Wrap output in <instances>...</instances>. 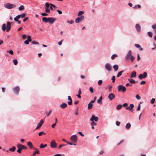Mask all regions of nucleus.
I'll return each mask as SVG.
<instances>
[{"label":"nucleus","mask_w":156,"mask_h":156,"mask_svg":"<svg viewBox=\"0 0 156 156\" xmlns=\"http://www.w3.org/2000/svg\"><path fill=\"white\" fill-rule=\"evenodd\" d=\"M126 90V88L122 85H119L118 86V91L125 92Z\"/></svg>","instance_id":"nucleus-1"},{"label":"nucleus","mask_w":156,"mask_h":156,"mask_svg":"<svg viewBox=\"0 0 156 156\" xmlns=\"http://www.w3.org/2000/svg\"><path fill=\"white\" fill-rule=\"evenodd\" d=\"M84 18L83 16L82 15L78 17L75 20V22L76 23H79L81 21L83 20Z\"/></svg>","instance_id":"nucleus-2"},{"label":"nucleus","mask_w":156,"mask_h":156,"mask_svg":"<svg viewBox=\"0 0 156 156\" xmlns=\"http://www.w3.org/2000/svg\"><path fill=\"white\" fill-rule=\"evenodd\" d=\"M71 141L74 143H76L77 141V137L76 135L72 136L70 137Z\"/></svg>","instance_id":"nucleus-3"},{"label":"nucleus","mask_w":156,"mask_h":156,"mask_svg":"<svg viewBox=\"0 0 156 156\" xmlns=\"http://www.w3.org/2000/svg\"><path fill=\"white\" fill-rule=\"evenodd\" d=\"M50 147L52 148H55L56 147L57 144L56 143L55 140H52L50 143Z\"/></svg>","instance_id":"nucleus-4"},{"label":"nucleus","mask_w":156,"mask_h":156,"mask_svg":"<svg viewBox=\"0 0 156 156\" xmlns=\"http://www.w3.org/2000/svg\"><path fill=\"white\" fill-rule=\"evenodd\" d=\"M90 120L91 121H94L97 122L98 120V117L95 116L94 115H93L90 118Z\"/></svg>","instance_id":"nucleus-5"},{"label":"nucleus","mask_w":156,"mask_h":156,"mask_svg":"<svg viewBox=\"0 0 156 156\" xmlns=\"http://www.w3.org/2000/svg\"><path fill=\"white\" fill-rule=\"evenodd\" d=\"M56 19L55 18L49 17L48 18V22L51 24H53L54 23Z\"/></svg>","instance_id":"nucleus-6"},{"label":"nucleus","mask_w":156,"mask_h":156,"mask_svg":"<svg viewBox=\"0 0 156 156\" xmlns=\"http://www.w3.org/2000/svg\"><path fill=\"white\" fill-rule=\"evenodd\" d=\"M132 54V51L131 50H129L128 53H127V54L126 55V56L125 57V58L126 60H129L130 58L131 57V56H132L131 55Z\"/></svg>","instance_id":"nucleus-7"},{"label":"nucleus","mask_w":156,"mask_h":156,"mask_svg":"<svg viewBox=\"0 0 156 156\" xmlns=\"http://www.w3.org/2000/svg\"><path fill=\"white\" fill-rule=\"evenodd\" d=\"M4 7L6 8L11 9L13 7V5L10 3H7L4 5Z\"/></svg>","instance_id":"nucleus-8"},{"label":"nucleus","mask_w":156,"mask_h":156,"mask_svg":"<svg viewBox=\"0 0 156 156\" xmlns=\"http://www.w3.org/2000/svg\"><path fill=\"white\" fill-rule=\"evenodd\" d=\"M44 123V121L42 119H41L40 122L38 124L36 128V129H37L40 128Z\"/></svg>","instance_id":"nucleus-9"},{"label":"nucleus","mask_w":156,"mask_h":156,"mask_svg":"<svg viewBox=\"0 0 156 156\" xmlns=\"http://www.w3.org/2000/svg\"><path fill=\"white\" fill-rule=\"evenodd\" d=\"M134 106L133 104H130L129 105V106H127L126 108V110H129L131 112H132L133 110L132 109L134 107Z\"/></svg>","instance_id":"nucleus-10"},{"label":"nucleus","mask_w":156,"mask_h":156,"mask_svg":"<svg viewBox=\"0 0 156 156\" xmlns=\"http://www.w3.org/2000/svg\"><path fill=\"white\" fill-rule=\"evenodd\" d=\"M31 36L28 35L27 36V39L24 42V43L26 44H29V42L31 41L32 40L31 38Z\"/></svg>","instance_id":"nucleus-11"},{"label":"nucleus","mask_w":156,"mask_h":156,"mask_svg":"<svg viewBox=\"0 0 156 156\" xmlns=\"http://www.w3.org/2000/svg\"><path fill=\"white\" fill-rule=\"evenodd\" d=\"M115 97V96L114 94L111 93L108 96V98L110 101L112 100Z\"/></svg>","instance_id":"nucleus-12"},{"label":"nucleus","mask_w":156,"mask_h":156,"mask_svg":"<svg viewBox=\"0 0 156 156\" xmlns=\"http://www.w3.org/2000/svg\"><path fill=\"white\" fill-rule=\"evenodd\" d=\"M6 31L8 32L11 29V23L10 22H8L6 26Z\"/></svg>","instance_id":"nucleus-13"},{"label":"nucleus","mask_w":156,"mask_h":156,"mask_svg":"<svg viewBox=\"0 0 156 156\" xmlns=\"http://www.w3.org/2000/svg\"><path fill=\"white\" fill-rule=\"evenodd\" d=\"M105 69L108 71H110L111 70L110 65L108 63H107L105 65Z\"/></svg>","instance_id":"nucleus-14"},{"label":"nucleus","mask_w":156,"mask_h":156,"mask_svg":"<svg viewBox=\"0 0 156 156\" xmlns=\"http://www.w3.org/2000/svg\"><path fill=\"white\" fill-rule=\"evenodd\" d=\"M27 147L26 146L20 144V153H21V151L22 149L27 150Z\"/></svg>","instance_id":"nucleus-15"},{"label":"nucleus","mask_w":156,"mask_h":156,"mask_svg":"<svg viewBox=\"0 0 156 156\" xmlns=\"http://www.w3.org/2000/svg\"><path fill=\"white\" fill-rule=\"evenodd\" d=\"M19 90V89L18 87H16L13 89L14 93L16 94H18Z\"/></svg>","instance_id":"nucleus-16"},{"label":"nucleus","mask_w":156,"mask_h":156,"mask_svg":"<svg viewBox=\"0 0 156 156\" xmlns=\"http://www.w3.org/2000/svg\"><path fill=\"white\" fill-rule=\"evenodd\" d=\"M27 145L30 149L34 148L33 147L32 143L30 142H28Z\"/></svg>","instance_id":"nucleus-17"},{"label":"nucleus","mask_w":156,"mask_h":156,"mask_svg":"<svg viewBox=\"0 0 156 156\" xmlns=\"http://www.w3.org/2000/svg\"><path fill=\"white\" fill-rule=\"evenodd\" d=\"M67 107V105L65 103H63L60 105V107L62 109H64Z\"/></svg>","instance_id":"nucleus-18"},{"label":"nucleus","mask_w":156,"mask_h":156,"mask_svg":"<svg viewBox=\"0 0 156 156\" xmlns=\"http://www.w3.org/2000/svg\"><path fill=\"white\" fill-rule=\"evenodd\" d=\"M34 149L36 151L34 152L33 154L31 156H34L36 155V154H39V150L35 148H34Z\"/></svg>","instance_id":"nucleus-19"},{"label":"nucleus","mask_w":156,"mask_h":156,"mask_svg":"<svg viewBox=\"0 0 156 156\" xmlns=\"http://www.w3.org/2000/svg\"><path fill=\"white\" fill-rule=\"evenodd\" d=\"M136 28L138 32H140V31L141 27L140 25L137 24L136 25Z\"/></svg>","instance_id":"nucleus-20"},{"label":"nucleus","mask_w":156,"mask_h":156,"mask_svg":"<svg viewBox=\"0 0 156 156\" xmlns=\"http://www.w3.org/2000/svg\"><path fill=\"white\" fill-rule=\"evenodd\" d=\"M134 46L136 48H138L139 49L140 51H141L143 50V48L141 47V46L139 44H134Z\"/></svg>","instance_id":"nucleus-21"},{"label":"nucleus","mask_w":156,"mask_h":156,"mask_svg":"<svg viewBox=\"0 0 156 156\" xmlns=\"http://www.w3.org/2000/svg\"><path fill=\"white\" fill-rule=\"evenodd\" d=\"M20 19V15H18L16 17L14 18V20L16 22H17L20 24V21L18 20Z\"/></svg>","instance_id":"nucleus-22"},{"label":"nucleus","mask_w":156,"mask_h":156,"mask_svg":"<svg viewBox=\"0 0 156 156\" xmlns=\"http://www.w3.org/2000/svg\"><path fill=\"white\" fill-rule=\"evenodd\" d=\"M128 80L129 82L131 83L135 84L136 83L135 81L132 79L129 78V79Z\"/></svg>","instance_id":"nucleus-23"},{"label":"nucleus","mask_w":156,"mask_h":156,"mask_svg":"<svg viewBox=\"0 0 156 156\" xmlns=\"http://www.w3.org/2000/svg\"><path fill=\"white\" fill-rule=\"evenodd\" d=\"M42 21L45 23L48 22V18L44 17L42 19Z\"/></svg>","instance_id":"nucleus-24"},{"label":"nucleus","mask_w":156,"mask_h":156,"mask_svg":"<svg viewBox=\"0 0 156 156\" xmlns=\"http://www.w3.org/2000/svg\"><path fill=\"white\" fill-rule=\"evenodd\" d=\"M136 76V73L135 71H133L131 74V77H134Z\"/></svg>","instance_id":"nucleus-25"},{"label":"nucleus","mask_w":156,"mask_h":156,"mask_svg":"<svg viewBox=\"0 0 156 156\" xmlns=\"http://www.w3.org/2000/svg\"><path fill=\"white\" fill-rule=\"evenodd\" d=\"M102 97L101 96L99 99L97 101V102L98 103L100 104H101L102 103Z\"/></svg>","instance_id":"nucleus-26"},{"label":"nucleus","mask_w":156,"mask_h":156,"mask_svg":"<svg viewBox=\"0 0 156 156\" xmlns=\"http://www.w3.org/2000/svg\"><path fill=\"white\" fill-rule=\"evenodd\" d=\"M131 126V125L129 123H128L126 124V128L127 129H129Z\"/></svg>","instance_id":"nucleus-27"},{"label":"nucleus","mask_w":156,"mask_h":156,"mask_svg":"<svg viewBox=\"0 0 156 156\" xmlns=\"http://www.w3.org/2000/svg\"><path fill=\"white\" fill-rule=\"evenodd\" d=\"M47 146V144H45L44 145L43 144H40V146H39V147L41 148H43L46 147Z\"/></svg>","instance_id":"nucleus-28"},{"label":"nucleus","mask_w":156,"mask_h":156,"mask_svg":"<svg viewBox=\"0 0 156 156\" xmlns=\"http://www.w3.org/2000/svg\"><path fill=\"white\" fill-rule=\"evenodd\" d=\"M93 106V105L92 104H91V103H89L88 105V108L89 109H91L92 108Z\"/></svg>","instance_id":"nucleus-29"},{"label":"nucleus","mask_w":156,"mask_h":156,"mask_svg":"<svg viewBox=\"0 0 156 156\" xmlns=\"http://www.w3.org/2000/svg\"><path fill=\"white\" fill-rule=\"evenodd\" d=\"M113 68L114 69V70L115 71H116L118 70V66L117 65H114L113 66Z\"/></svg>","instance_id":"nucleus-30"},{"label":"nucleus","mask_w":156,"mask_h":156,"mask_svg":"<svg viewBox=\"0 0 156 156\" xmlns=\"http://www.w3.org/2000/svg\"><path fill=\"white\" fill-rule=\"evenodd\" d=\"M16 149V148L15 147H13L12 148H10L9 149V150L12 152H13L15 151Z\"/></svg>","instance_id":"nucleus-31"},{"label":"nucleus","mask_w":156,"mask_h":156,"mask_svg":"<svg viewBox=\"0 0 156 156\" xmlns=\"http://www.w3.org/2000/svg\"><path fill=\"white\" fill-rule=\"evenodd\" d=\"M6 52L7 53H9L10 55H13V51L11 50H10L9 51H7Z\"/></svg>","instance_id":"nucleus-32"},{"label":"nucleus","mask_w":156,"mask_h":156,"mask_svg":"<svg viewBox=\"0 0 156 156\" xmlns=\"http://www.w3.org/2000/svg\"><path fill=\"white\" fill-rule=\"evenodd\" d=\"M26 15V13H23L20 15V18H23Z\"/></svg>","instance_id":"nucleus-33"},{"label":"nucleus","mask_w":156,"mask_h":156,"mask_svg":"<svg viewBox=\"0 0 156 156\" xmlns=\"http://www.w3.org/2000/svg\"><path fill=\"white\" fill-rule=\"evenodd\" d=\"M118 55L116 54H114L111 56V58L112 59H114L115 58L117 57Z\"/></svg>","instance_id":"nucleus-34"},{"label":"nucleus","mask_w":156,"mask_h":156,"mask_svg":"<svg viewBox=\"0 0 156 156\" xmlns=\"http://www.w3.org/2000/svg\"><path fill=\"white\" fill-rule=\"evenodd\" d=\"M45 9L49 8L50 6V4L49 3H48V2H46L45 4Z\"/></svg>","instance_id":"nucleus-35"},{"label":"nucleus","mask_w":156,"mask_h":156,"mask_svg":"<svg viewBox=\"0 0 156 156\" xmlns=\"http://www.w3.org/2000/svg\"><path fill=\"white\" fill-rule=\"evenodd\" d=\"M124 72L123 70H122L120 72H119L117 75V77H119L120 76H121L122 75V73Z\"/></svg>","instance_id":"nucleus-36"},{"label":"nucleus","mask_w":156,"mask_h":156,"mask_svg":"<svg viewBox=\"0 0 156 156\" xmlns=\"http://www.w3.org/2000/svg\"><path fill=\"white\" fill-rule=\"evenodd\" d=\"M84 13V12L83 11H80L78 13V16H81V15L83 14Z\"/></svg>","instance_id":"nucleus-37"},{"label":"nucleus","mask_w":156,"mask_h":156,"mask_svg":"<svg viewBox=\"0 0 156 156\" xmlns=\"http://www.w3.org/2000/svg\"><path fill=\"white\" fill-rule=\"evenodd\" d=\"M122 107V105H117L116 108L117 110L120 109Z\"/></svg>","instance_id":"nucleus-38"},{"label":"nucleus","mask_w":156,"mask_h":156,"mask_svg":"<svg viewBox=\"0 0 156 156\" xmlns=\"http://www.w3.org/2000/svg\"><path fill=\"white\" fill-rule=\"evenodd\" d=\"M13 62L14 64L15 65H17L18 63V62L17 61V59H14L13 60Z\"/></svg>","instance_id":"nucleus-39"},{"label":"nucleus","mask_w":156,"mask_h":156,"mask_svg":"<svg viewBox=\"0 0 156 156\" xmlns=\"http://www.w3.org/2000/svg\"><path fill=\"white\" fill-rule=\"evenodd\" d=\"M147 75V72H144L143 74V78H145L146 77Z\"/></svg>","instance_id":"nucleus-40"},{"label":"nucleus","mask_w":156,"mask_h":156,"mask_svg":"<svg viewBox=\"0 0 156 156\" xmlns=\"http://www.w3.org/2000/svg\"><path fill=\"white\" fill-rule=\"evenodd\" d=\"M2 30L3 31H5V30L6 26L5 24H4L2 25Z\"/></svg>","instance_id":"nucleus-41"},{"label":"nucleus","mask_w":156,"mask_h":156,"mask_svg":"<svg viewBox=\"0 0 156 156\" xmlns=\"http://www.w3.org/2000/svg\"><path fill=\"white\" fill-rule=\"evenodd\" d=\"M45 12L47 13H50V10L49 8H46L45 9Z\"/></svg>","instance_id":"nucleus-42"},{"label":"nucleus","mask_w":156,"mask_h":156,"mask_svg":"<svg viewBox=\"0 0 156 156\" xmlns=\"http://www.w3.org/2000/svg\"><path fill=\"white\" fill-rule=\"evenodd\" d=\"M148 35L151 37H152V33L151 32H148L147 33Z\"/></svg>","instance_id":"nucleus-43"},{"label":"nucleus","mask_w":156,"mask_h":156,"mask_svg":"<svg viewBox=\"0 0 156 156\" xmlns=\"http://www.w3.org/2000/svg\"><path fill=\"white\" fill-rule=\"evenodd\" d=\"M45 133H44V132L42 131L40 132H39L38 133V135L40 136H41L42 135V134H45Z\"/></svg>","instance_id":"nucleus-44"},{"label":"nucleus","mask_w":156,"mask_h":156,"mask_svg":"<svg viewBox=\"0 0 156 156\" xmlns=\"http://www.w3.org/2000/svg\"><path fill=\"white\" fill-rule=\"evenodd\" d=\"M112 82L113 83H114L115 81V76H112Z\"/></svg>","instance_id":"nucleus-45"},{"label":"nucleus","mask_w":156,"mask_h":156,"mask_svg":"<svg viewBox=\"0 0 156 156\" xmlns=\"http://www.w3.org/2000/svg\"><path fill=\"white\" fill-rule=\"evenodd\" d=\"M138 77L140 80H142L143 78V74H140L138 76Z\"/></svg>","instance_id":"nucleus-46"},{"label":"nucleus","mask_w":156,"mask_h":156,"mask_svg":"<svg viewBox=\"0 0 156 156\" xmlns=\"http://www.w3.org/2000/svg\"><path fill=\"white\" fill-rule=\"evenodd\" d=\"M31 43L33 44H39V43L38 42H36L35 41H33L31 42Z\"/></svg>","instance_id":"nucleus-47"},{"label":"nucleus","mask_w":156,"mask_h":156,"mask_svg":"<svg viewBox=\"0 0 156 156\" xmlns=\"http://www.w3.org/2000/svg\"><path fill=\"white\" fill-rule=\"evenodd\" d=\"M155 101V98H152L151 99V104H154V102Z\"/></svg>","instance_id":"nucleus-48"},{"label":"nucleus","mask_w":156,"mask_h":156,"mask_svg":"<svg viewBox=\"0 0 156 156\" xmlns=\"http://www.w3.org/2000/svg\"><path fill=\"white\" fill-rule=\"evenodd\" d=\"M91 125L92 126H95L97 125V123L95 122L94 121H91Z\"/></svg>","instance_id":"nucleus-49"},{"label":"nucleus","mask_w":156,"mask_h":156,"mask_svg":"<svg viewBox=\"0 0 156 156\" xmlns=\"http://www.w3.org/2000/svg\"><path fill=\"white\" fill-rule=\"evenodd\" d=\"M130 58L131 61L132 62H133L135 59V57L133 56H131Z\"/></svg>","instance_id":"nucleus-50"},{"label":"nucleus","mask_w":156,"mask_h":156,"mask_svg":"<svg viewBox=\"0 0 156 156\" xmlns=\"http://www.w3.org/2000/svg\"><path fill=\"white\" fill-rule=\"evenodd\" d=\"M102 83V81L101 80H100L98 82V84L99 85H101Z\"/></svg>","instance_id":"nucleus-51"},{"label":"nucleus","mask_w":156,"mask_h":156,"mask_svg":"<svg viewBox=\"0 0 156 156\" xmlns=\"http://www.w3.org/2000/svg\"><path fill=\"white\" fill-rule=\"evenodd\" d=\"M141 104V102H140V104ZM140 104L138 106L136 110L137 111H140Z\"/></svg>","instance_id":"nucleus-52"},{"label":"nucleus","mask_w":156,"mask_h":156,"mask_svg":"<svg viewBox=\"0 0 156 156\" xmlns=\"http://www.w3.org/2000/svg\"><path fill=\"white\" fill-rule=\"evenodd\" d=\"M89 90L91 93H93L94 92L93 88L91 87H90Z\"/></svg>","instance_id":"nucleus-53"},{"label":"nucleus","mask_w":156,"mask_h":156,"mask_svg":"<svg viewBox=\"0 0 156 156\" xmlns=\"http://www.w3.org/2000/svg\"><path fill=\"white\" fill-rule=\"evenodd\" d=\"M51 112V110H50L49 112L48 113V112H47L46 113H47V117H48L49 116Z\"/></svg>","instance_id":"nucleus-54"},{"label":"nucleus","mask_w":156,"mask_h":156,"mask_svg":"<svg viewBox=\"0 0 156 156\" xmlns=\"http://www.w3.org/2000/svg\"><path fill=\"white\" fill-rule=\"evenodd\" d=\"M26 37H27V35H26L24 34V35H22V38L23 39H26Z\"/></svg>","instance_id":"nucleus-55"},{"label":"nucleus","mask_w":156,"mask_h":156,"mask_svg":"<svg viewBox=\"0 0 156 156\" xmlns=\"http://www.w3.org/2000/svg\"><path fill=\"white\" fill-rule=\"evenodd\" d=\"M67 23H69L70 24H72L73 23V20H71L70 21H68L67 22Z\"/></svg>","instance_id":"nucleus-56"},{"label":"nucleus","mask_w":156,"mask_h":156,"mask_svg":"<svg viewBox=\"0 0 156 156\" xmlns=\"http://www.w3.org/2000/svg\"><path fill=\"white\" fill-rule=\"evenodd\" d=\"M17 147L18 148V149L17 150V152L20 153V144H18L17 145Z\"/></svg>","instance_id":"nucleus-57"},{"label":"nucleus","mask_w":156,"mask_h":156,"mask_svg":"<svg viewBox=\"0 0 156 156\" xmlns=\"http://www.w3.org/2000/svg\"><path fill=\"white\" fill-rule=\"evenodd\" d=\"M41 15L42 16H48V14L46 13H42L41 14Z\"/></svg>","instance_id":"nucleus-58"},{"label":"nucleus","mask_w":156,"mask_h":156,"mask_svg":"<svg viewBox=\"0 0 156 156\" xmlns=\"http://www.w3.org/2000/svg\"><path fill=\"white\" fill-rule=\"evenodd\" d=\"M136 98L138 100L140 99V97L138 94L136 95Z\"/></svg>","instance_id":"nucleus-59"},{"label":"nucleus","mask_w":156,"mask_h":156,"mask_svg":"<svg viewBox=\"0 0 156 156\" xmlns=\"http://www.w3.org/2000/svg\"><path fill=\"white\" fill-rule=\"evenodd\" d=\"M24 9V6L22 5L20 6V10H23Z\"/></svg>","instance_id":"nucleus-60"},{"label":"nucleus","mask_w":156,"mask_h":156,"mask_svg":"<svg viewBox=\"0 0 156 156\" xmlns=\"http://www.w3.org/2000/svg\"><path fill=\"white\" fill-rule=\"evenodd\" d=\"M146 83V82L144 81H142L141 82L140 84L141 85H144Z\"/></svg>","instance_id":"nucleus-61"},{"label":"nucleus","mask_w":156,"mask_h":156,"mask_svg":"<svg viewBox=\"0 0 156 156\" xmlns=\"http://www.w3.org/2000/svg\"><path fill=\"white\" fill-rule=\"evenodd\" d=\"M152 28L154 29H156V24H154L152 26Z\"/></svg>","instance_id":"nucleus-62"},{"label":"nucleus","mask_w":156,"mask_h":156,"mask_svg":"<svg viewBox=\"0 0 156 156\" xmlns=\"http://www.w3.org/2000/svg\"><path fill=\"white\" fill-rule=\"evenodd\" d=\"M116 124L117 126H119L120 125V122L118 121H117L116 122Z\"/></svg>","instance_id":"nucleus-63"},{"label":"nucleus","mask_w":156,"mask_h":156,"mask_svg":"<svg viewBox=\"0 0 156 156\" xmlns=\"http://www.w3.org/2000/svg\"><path fill=\"white\" fill-rule=\"evenodd\" d=\"M112 86H109V90L110 92L112 91Z\"/></svg>","instance_id":"nucleus-64"}]
</instances>
